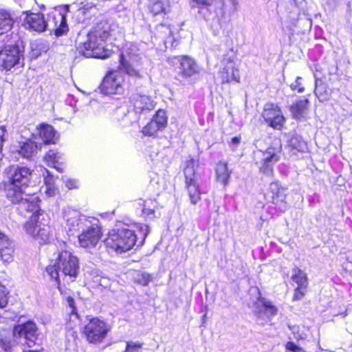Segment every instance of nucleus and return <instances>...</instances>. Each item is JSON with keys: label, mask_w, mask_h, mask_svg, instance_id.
Returning a JSON list of instances; mask_svg holds the SVG:
<instances>
[{"label": "nucleus", "mask_w": 352, "mask_h": 352, "mask_svg": "<svg viewBox=\"0 0 352 352\" xmlns=\"http://www.w3.org/2000/svg\"><path fill=\"white\" fill-rule=\"evenodd\" d=\"M302 78L298 76L294 82L290 85V88L293 91H297L298 93H302L305 91V88L302 84Z\"/></svg>", "instance_id": "nucleus-42"}, {"label": "nucleus", "mask_w": 352, "mask_h": 352, "mask_svg": "<svg viewBox=\"0 0 352 352\" xmlns=\"http://www.w3.org/2000/svg\"><path fill=\"white\" fill-rule=\"evenodd\" d=\"M65 184L69 189H74L78 187V182L74 179H66Z\"/></svg>", "instance_id": "nucleus-48"}, {"label": "nucleus", "mask_w": 352, "mask_h": 352, "mask_svg": "<svg viewBox=\"0 0 352 352\" xmlns=\"http://www.w3.org/2000/svg\"><path fill=\"white\" fill-rule=\"evenodd\" d=\"M314 94L319 100L322 102L328 100L331 95L327 85L318 80H316Z\"/></svg>", "instance_id": "nucleus-34"}, {"label": "nucleus", "mask_w": 352, "mask_h": 352, "mask_svg": "<svg viewBox=\"0 0 352 352\" xmlns=\"http://www.w3.org/2000/svg\"><path fill=\"white\" fill-rule=\"evenodd\" d=\"M292 279L298 285L293 298L294 300H298L301 299L305 294L308 285L307 276L302 270L298 267H295L293 270Z\"/></svg>", "instance_id": "nucleus-21"}, {"label": "nucleus", "mask_w": 352, "mask_h": 352, "mask_svg": "<svg viewBox=\"0 0 352 352\" xmlns=\"http://www.w3.org/2000/svg\"><path fill=\"white\" fill-rule=\"evenodd\" d=\"M96 24L87 34V41L81 43L78 50L86 58H107L112 54V51L104 47V43L111 35V25L102 16L96 18Z\"/></svg>", "instance_id": "nucleus-1"}, {"label": "nucleus", "mask_w": 352, "mask_h": 352, "mask_svg": "<svg viewBox=\"0 0 352 352\" xmlns=\"http://www.w3.org/2000/svg\"><path fill=\"white\" fill-rule=\"evenodd\" d=\"M142 344L133 342H127L124 352H141Z\"/></svg>", "instance_id": "nucleus-43"}, {"label": "nucleus", "mask_w": 352, "mask_h": 352, "mask_svg": "<svg viewBox=\"0 0 352 352\" xmlns=\"http://www.w3.org/2000/svg\"><path fill=\"white\" fill-rule=\"evenodd\" d=\"M137 235L128 227H122L111 230L104 243L118 253L125 252L131 250L136 242Z\"/></svg>", "instance_id": "nucleus-4"}, {"label": "nucleus", "mask_w": 352, "mask_h": 352, "mask_svg": "<svg viewBox=\"0 0 352 352\" xmlns=\"http://www.w3.org/2000/svg\"><path fill=\"white\" fill-rule=\"evenodd\" d=\"M78 236L79 244L82 248L88 250L95 248L102 236L99 220L95 217L91 219L90 223L82 230Z\"/></svg>", "instance_id": "nucleus-8"}, {"label": "nucleus", "mask_w": 352, "mask_h": 352, "mask_svg": "<svg viewBox=\"0 0 352 352\" xmlns=\"http://www.w3.org/2000/svg\"><path fill=\"white\" fill-rule=\"evenodd\" d=\"M96 13V7L93 3H87L76 12L75 17L78 23L88 25Z\"/></svg>", "instance_id": "nucleus-26"}, {"label": "nucleus", "mask_w": 352, "mask_h": 352, "mask_svg": "<svg viewBox=\"0 0 352 352\" xmlns=\"http://www.w3.org/2000/svg\"><path fill=\"white\" fill-rule=\"evenodd\" d=\"M140 58L138 56L128 54L126 56L122 53L120 55V69L130 76L140 77L139 71L136 69L131 62H138Z\"/></svg>", "instance_id": "nucleus-23"}, {"label": "nucleus", "mask_w": 352, "mask_h": 352, "mask_svg": "<svg viewBox=\"0 0 352 352\" xmlns=\"http://www.w3.org/2000/svg\"><path fill=\"white\" fill-rule=\"evenodd\" d=\"M14 244L12 241L0 232V257L5 263H10L13 259Z\"/></svg>", "instance_id": "nucleus-25"}, {"label": "nucleus", "mask_w": 352, "mask_h": 352, "mask_svg": "<svg viewBox=\"0 0 352 352\" xmlns=\"http://www.w3.org/2000/svg\"><path fill=\"white\" fill-rule=\"evenodd\" d=\"M12 346L10 342L0 340V352H12Z\"/></svg>", "instance_id": "nucleus-47"}, {"label": "nucleus", "mask_w": 352, "mask_h": 352, "mask_svg": "<svg viewBox=\"0 0 352 352\" xmlns=\"http://www.w3.org/2000/svg\"><path fill=\"white\" fill-rule=\"evenodd\" d=\"M37 330L36 324L32 321L18 324L13 331L14 340L22 346L27 345L31 348L36 344Z\"/></svg>", "instance_id": "nucleus-9"}, {"label": "nucleus", "mask_w": 352, "mask_h": 352, "mask_svg": "<svg viewBox=\"0 0 352 352\" xmlns=\"http://www.w3.org/2000/svg\"><path fill=\"white\" fill-rule=\"evenodd\" d=\"M136 204L141 208L142 215L144 218L153 219L155 217V210L157 208V203L155 200L152 199H139Z\"/></svg>", "instance_id": "nucleus-28"}, {"label": "nucleus", "mask_w": 352, "mask_h": 352, "mask_svg": "<svg viewBox=\"0 0 352 352\" xmlns=\"http://www.w3.org/2000/svg\"><path fill=\"white\" fill-rule=\"evenodd\" d=\"M47 16V19L45 20L47 29L54 31L56 36H60L67 32L69 28L65 14L59 10H54L50 11Z\"/></svg>", "instance_id": "nucleus-13"}, {"label": "nucleus", "mask_w": 352, "mask_h": 352, "mask_svg": "<svg viewBox=\"0 0 352 352\" xmlns=\"http://www.w3.org/2000/svg\"><path fill=\"white\" fill-rule=\"evenodd\" d=\"M241 142V138L239 137H234L231 139V141H230V147L232 148V150H234L236 146L239 145V144Z\"/></svg>", "instance_id": "nucleus-52"}, {"label": "nucleus", "mask_w": 352, "mask_h": 352, "mask_svg": "<svg viewBox=\"0 0 352 352\" xmlns=\"http://www.w3.org/2000/svg\"><path fill=\"white\" fill-rule=\"evenodd\" d=\"M25 25L27 28L38 32H43L47 30V24L43 14L41 13H31L25 19Z\"/></svg>", "instance_id": "nucleus-24"}, {"label": "nucleus", "mask_w": 352, "mask_h": 352, "mask_svg": "<svg viewBox=\"0 0 352 352\" xmlns=\"http://www.w3.org/2000/svg\"><path fill=\"white\" fill-rule=\"evenodd\" d=\"M64 218L70 231H82L90 223L92 217L80 214L77 210L68 209L65 211Z\"/></svg>", "instance_id": "nucleus-16"}, {"label": "nucleus", "mask_w": 352, "mask_h": 352, "mask_svg": "<svg viewBox=\"0 0 352 352\" xmlns=\"http://www.w3.org/2000/svg\"><path fill=\"white\" fill-rule=\"evenodd\" d=\"M292 147L298 151H302L306 148V143L299 135H294L289 140Z\"/></svg>", "instance_id": "nucleus-37"}, {"label": "nucleus", "mask_w": 352, "mask_h": 352, "mask_svg": "<svg viewBox=\"0 0 352 352\" xmlns=\"http://www.w3.org/2000/svg\"><path fill=\"white\" fill-rule=\"evenodd\" d=\"M224 67L220 71V77L223 83H229L232 81L240 82L239 70L233 59L230 57L226 58L223 60Z\"/></svg>", "instance_id": "nucleus-18"}, {"label": "nucleus", "mask_w": 352, "mask_h": 352, "mask_svg": "<svg viewBox=\"0 0 352 352\" xmlns=\"http://www.w3.org/2000/svg\"><path fill=\"white\" fill-rule=\"evenodd\" d=\"M20 197L21 199H18V201L12 202L13 204H19L21 210L31 212H32V214H38V217L41 215L38 205L39 200L37 196L34 195H28L24 192L21 193V196Z\"/></svg>", "instance_id": "nucleus-19"}, {"label": "nucleus", "mask_w": 352, "mask_h": 352, "mask_svg": "<svg viewBox=\"0 0 352 352\" xmlns=\"http://www.w3.org/2000/svg\"><path fill=\"white\" fill-rule=\"evenodd\" d=\"M231 172L228 168L227 163L219 162L216 166L217 180L221 183L224 186L228 184Z\"/></svg>", "instance_id": "nucleus-32"}, {"label": "nucleus", "mask_w": 352, "mask_h": 352, "mask_svg": "<svg viewBox=\"0 0 352 352\" xmlns=\"http://www.w3.org/2000/svg\"><path fill=\"white\" fill-rule=\"evenodd\" d=\"M160 28H165V29H166V30L168 32V33L169 34H171V31H170V30L169 29V28H168V27H165V26H164L163 25H160Z\"/></svg>", "instance_id": "nucleus-54"}, {"label": "nucleus", "mask_w": 352, "mask_h": 352, "mask_svg": "<svg viewBox=\"0 0 352 352\" xmlns=\"http://www.w3.org/2000/svg\"><path fill=\"white\" fill-rule=\"evenodd\" d=\"M196 167H198V162L192 157H190L185 162L183 170L185 176V188L190 201L193 205L201 200L200 186Z\"/></svg>", "instance_id": "nucleus-5"}, {"label": "nucleus", "mask_w": 352, "mask_h": 352, "mask_svg": "<svg viewBox=\"0 0 352 352\" xmlns=\"http://www.w3.org/2000/svg\"><path fill=\"white\" fill-rule=\"evenodd\" d=\"M309 100L307 99L300 100L291 106L290 110L295 119H300L305 117Z\"/></svg>", "instance_id": "nucleus-33"}, {"label": "nucleus", "mask_w": 352, "mask_h": 352, "mask_svg": "<svg viewBox=\"0 0 352 352\" xmlns=\"http://www.w3.org/2000/svg\"><path fill=\"white\" fill-rule=\"evenodd\" d=\"M212 0H190V6L191 8L198 9V12L201 14L202 10H208L211 6Z\"/></svg>", "instance_id": "nucleus-36"}, {"label": "nucleus", "mask_w": 352, "mask_h": 352, "mask_svg": "<svg viewBox=\"0 0 352 352\" xmlns=\"http://www.w3.org/2000/svg\"><path fill=\"white\" fill-rule=\"evenodd\" d=\"M57 189L54 186H46L45 193L48 197L54 196L56 193Z\"/></svg>", "instance_id": "nucleus-51"}, {"label": "nucleus", "mask_w": 352, "mask_h": 352, "mask_svg": "<svg viewBox=\"0 0 352 352\" xmlns=\"http://www.w3.org/2000/svg\"><path fill=\"white\" fill-rule=\"evenodd\" d=\"M170 63L173 65H178L176 67L177 74L179 78L186 80L200 71V67L194 59L188 56H175L170 59Z\"/></svg>", "instance_id": "nucleus-11"}, {"label": "nucleus", "mask_w": 352, "mask_h": 352, "mask_svg": "<svg viewBox=\"0 0 352 352\" xmlns=\"http://www.w3.org/2000/svg\"><path fill=\"white\" fill-rule=\"evenodd\" d=\"M45 173H47V176L45 177V184L46 186H54V179L53 176L50 174V173L45 170Z\"/></svg>", "instance_id": "nucleus-50"}, {"label": "nucleus", "mask_w": 352, "mask_h": 352, "mask_svg": "<svg viewBox=\"0 0 352 352\" xmlns=\"http://www.w3.org/2000/svg\"><path fill=\"white\" fill-rule=\"evenodd\" d=\"M7 131L4 126H0V161L2 159L3 143L6 140Z\"/></svg>", "instance_id": "nucleus-45"}, {"label": "nucleus", "mask_w": 352, "mask_h": 352, "mask_svg": "<svg viewBox=\"0 0 352 352\" xmlns=\"http://www.w3.org/2000/svg\"><path fill=\"white\" fill-rule=\"evenodd\" d=\"M286 349L292 352H305L302 349L292 342H288L285 345Z\"/></svg>", "instance_id": "nucleus-46"}, {"label": "nucleus", "mask_w": 352, "mask_h": 352, "mask_svg": "<svg viewBox=\"0 0 352 352\" xmlns=\"http://www.w3.org/2000/svg\"><path fill=\"white\" fill-rule=\"evenodd\" d=\"M139 230H140L139 231H140V234L142 236L143 240H144L149 232L148 226L146 224H141L139 226Z\"/></svg>", "instance_id": "nucleus-49"}, {"label": "nucleus", "mask_w": 352, "mask_h": 352, "mask_svg": "<svg viewBox=\"0 0 352 352\" xmlns=\"http://www.w3.org/2000/svg\"><path fill=\"white\" fill-rule=\"evenodd\" d=\"M39 219L38 214H32L26 222L25 229L27 234L31 235L40 244L46 243L50 240L52 229L47 223L41 222Z\"/></svg>", "instance_id": "nucleus-10"}, {"label": "nucleus", "mask_w": 352, "mask_h": 352, "mask_svg": "<svg viewBox=\"0 0 352 352\" xmlns=\"http://www.w3.org/2000/svg\"><path fill=\"white\" fill-rule=\"evenodd\" d=\"M135 280L137 283H138L140 285H147L150 283L151 278L148 274L142 273L138 274L137 276L135 277Z\"/></svg>", "instance_id": "nucleus-41"}, {"label": "nucleus", "mask_w": 352, "mask_h": 352, "mask_svg": "<svg viewBox=\"0 0 352 352\" xmlns=\"http://www.w3.org/2000/svg\"><path fill=\"white\" fill-rule=\"evenodd\" d=\"M110 327L104 320L96 317L89 320L82 333L90 343H100L106 338Z\"/></svg>", "instance_id": "nucleus-7"}, {"label": "nucleus", "mask_w": 352, "mask_h": 352, "mask_svg": "<svg viewBox=\"0 0 352 352\" xmlns=\"http://www.w3.org/2000/svg\"><path fill=\"white\" fill-rule=\"evenodd\" d=\"M61 159L60 154L55 151H50L45 156V161L47 166L55 168L58 171L62 172V169L57 166Z\"/></svg>", "instance_id": "nucleus-35"}, {"label": "nucleus", "mask_w": 352, "mask_h": 352, "mask_svg": "<svg viewBox=\"0 0 352 352\" xmlns=\"http://www.w3.org/2000/svg\"><path fill=\"white\" fill-rule=\"evenodd\" d=\"M8 289L3 285L0 284V308H3L8 304Z\"/></svg>", "instance_id": "nucleus-39"}, {"label": "nucleus", "mask_w": 352, "mask_h": 352, "mask_svg": "<svg viewBox=\"0 0 352 352\" xmlns=\"http://www.w3.org/2000/svg\"><path fill=\"white\" fill-rule=\"evenodd\" d=\"M41 147L42 144L40 142H36V140H28L21 145L19 154L23 158L30 159Z\"/></svg>", "instance_id": "nucleus-30"}, {"label": "nucleus", "mask_w": 352, "mask_h": 352, "mask_svg": "<svg viewBox=\"0 0 352 352\" xmlns=\"http://www.w3.org/2000/svg\"><path fill=\"white\" fill-rule=\"evenodd\" d=\"M67 303L68 306L69 307V308L71 309V310H70L71 317L74 316L75 318H78V315L77 313V309L75 306V302H74V298L71 296H67Z\"/></svg>", "instance_id": "nucleus-44"}, {"label": "nucleus", "mask_w": 352, "mask_h": 352, "mask_svg": "<svg viewBox=\"0 0 352 352\" xmlns=\"http://www.w3.org/2000/svg\"><path fill=\"white\" fill-rule=\"evenodd\" d=\"M169 40H170V37L167 38H166V40L165 41V44H166V43H167L168 42H169Z\"/></svg>", "instance_id": "nucleus-55"}, {"label": "nucleus", "mask_w": 352, "mask_h": 352, "mask_svg": "<svg viewBox=\"0 0 352 352\" xmlns=\"http://www.w3.org/2000/svg\"><path fill=\"white\" fill-rule=\"evenodd\" d=\"M260 302H261L265 313L267 314L268 318L273 317L276 315L278 309L270 300L263 298Z\"/></svg>", "instance_id": "nucleus-38"}, {"label": "nucleus", "mask_w": 352, "mask_h": 352, "mask_svg": "<svg viewBox=\"0 0 352 352\" xmlns=\"http://www.w3.org/2000/svg\"><path fill=\"white\" fill-rule=\"evenodd\" d=\"M149 9L153 15L166 14L169 10L168 0H149Z\"/></svg>", "instance_id": "nucleus-31"}, {"label": "nucleus", "mask_w": 352, "mask_h": 352, "mask_svg": "<svg viewBox=\"0 0 352 352\" xmlns=\"http://www.w3.org/2000/svg\"><path fill=\"white\" fill-rule=\"evenodd\" d=\"M122 77L118 72H110L104 78L100 85V91L105 95L115 94L122 90Z\"/></svg>", "instance_id": "nucleus-17"}, {"label": "nucleus", "mask_w": 352, "mask_h": 352, "mask_svg": "<svg viewBox=\"0 0 352 352\" xmlns=\"http://www.w3.org/2000/svg\"><path fill=\"white\" fill-rule=\"evenodd\" d=\"M229 21V19H221L219 20V23H220V25L221 26H224L226 23H228Z\"/></svg>", "instance_id": "nucleus-53"}, {"label": "nucleus", "mask_w": 352, "mask_h": 352, "mask_svg": "<svg viewBox=\"0 0 352 352\" xmlns=\"http://www.w3.org/2000/svg\"><path fill=\"white\" fill-rule=\"evenodd\" d=\"M279 157L274 148H269L263 153V164L261 167V170L266 176H273V165L278 160Z\"/></svg>", "instance_id": "nucleus-27"}, {"label": "nucleus", "mask_w": 352, "mask_h": 352, "mask_svg": "<svg viewBox=\"0 0 352 352\" xmlns=\"http://www.w3.org/2000/svg\"><path fill=\"white\" fill-rule=\"evenodd\" d=\"M14 22V16L10 11L0 8V36L10 32Z\"/></svg>", "instance_id": "nucleus-29"}, {"label": "nucleus", "mask_w": 352, "mask_h": 352, "mask_svg": "<svg viewBox=\"0 0 352 352\" xmlns=\"http://www.w3.org/2000/svg\"><path fill=\"white\" fill-rule=\"evenodd\" d=\"M34 140L38 139L43 144H54L57 140L56 131L52 126L42 123L36 128V133L34 134Z\"/></svg>", "instance_id": "nucleus-22"}, {"label": "nucleus", "mask_w": 352, "mask_h": 352, "mask_svg": "<svg viewBox=\"0 0 352 352\" xmlns=\"http://www.w3.org/2000/svg\"><path fill=\"white\" fill-rule=\"evenodd\" d=\"M9 184L6 188V197L10 201L21 199V193L28 186L32 176V170L25 166L13 165L6 170Z\"/></svg>", "instance_id": "nucleus-3"}, {"label": "nucleus", "mask_w": 352, "mask_h": 352, "mask_svg": "<svg viewBox=\"0 0 352 352\" xmlns=\"http://www.w3.org/2000/svg\"><path fill=\"white\" fill-rule=\"evenodd\" d=\"M168 117L163 109L156 111L151 120L142 129L145 136H156L158 132L163 131L167 126Z\"/></svg>", "instance_id": "nucleus-15"}, {"label": "nucleus", "mask_w": 352, "mask_h": 352, "mask_svg": "<svg viewBox=\"0 0 352 352\" xmlns=\"http://www.w3.org/2000/svg\"><path fill=\"white\" fill-rule=\"evenodd\" d=\"M23 52L16 45L5 46L0 51V69L10 71L19 64Z\"/></svg>", "instance_id": "nucleus-12"}, {"label": "nucleus", "mask_w": 352, "mask_h": 352, "mask_svg": "<svg viewBox=\"0 0 352 352\" xmlns=\"http://www.w3.org/2000/svg\"><path fill=\"white\" fill-rule=\"evenodd\" d=\"M80 267L78 258L69 250H62L54 265H48L46 272L51 278L54 279L60 284V279L73 282L77 278Z\"/></svg>", "instance_id": "nucleus-2"}, {"label": "nucleus", "mask_w": 352, "mask_h": 352, "mask_svg": "<svg viewBox=\"0 0 352 352\" xmlns=\"http://www.w3.org/2000/svg\"><path fill=\"white\" fill-rule=\"evenodd\" d=\"M289 329L291 330L294 338L296 340H303L305 338L306 335L304 332L300 331V327L298 325H288Z\"/></svg>", "instance_id": "nucleus-40"}, {"label": "nucleus", "mask_w": 352, "mask_h": 352, "mask_svg": "<svg viewBox=\"0 0 352 352\" xmlns=\"http://www.w3.org/2000/svg\"><path fill=\"white\" fill-rule=\"evenodd\" d=\"M270 177H271L270 179H269V182H270V189L272 192L273 203L280 212H285L288 208L285 200V190L279 186L278 182L272 181V176Z\"/></svg>", "instance_id": "nucleus-20"}, {"label": "nucleus", "mask_w": 352, "mask_h": 352, "mask_svg": "<svg viewBox=\"0 0 352 352\" xmlns=\"http://www.w3.org/2000/svg\"><path fill=\"white\" fill-rule=\"evenodd\" d=\"M130 103L133 106V111H129L125 117L129 122H138L142 114H146L155 107L154 101L151 96L137 91L130 97Z\"/></svg>", "instance_id": "nucleus-6"}, {"label": "nucleus", "mask_w": 352, "mask_h": 352, "mask_svg": "<svg viewBox=\"0 0 352 352\" xmlns=\"http://www.w3.org/2000/svg\"><path fill=\"white\" fill-rule=\"evenodd\" d=\"M262 117L265 122L274 129H280L285 123V118L281 110L273 103L265 104Z\"/></svg>", "instance_id": "nucleus-14"}]
</instances>
